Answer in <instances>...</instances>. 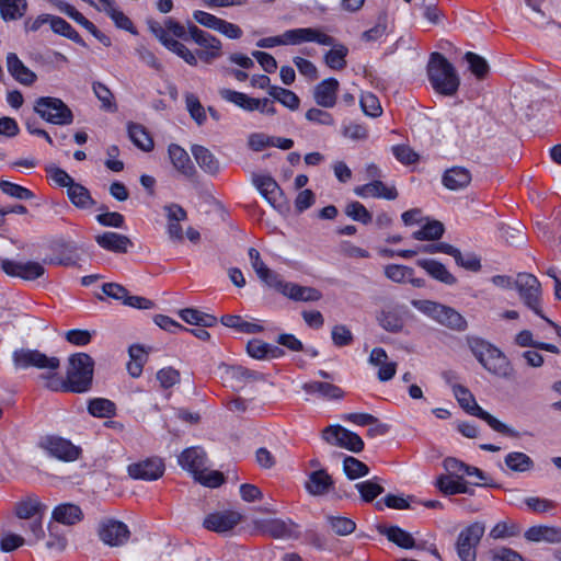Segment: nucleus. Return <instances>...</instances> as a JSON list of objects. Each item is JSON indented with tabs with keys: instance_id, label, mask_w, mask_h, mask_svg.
<instances>
[{
	"instance_id": "1",
	"label": "nucleus",
	"mask_w": 561,
	"mask_h": 561,
	"mask_svg": "<svg viewBox=\"0 0 561 561\" xmlns=\"http://www.w3.org/2000/svg\"><path fill=\"white\" fill-rule=\"evenodd\" d=\"M94 360L87 353H76L69 356L66 377L49 385V390L73 393H85L92 388Z\"/></svg>"
},
{
	"instance_id": "2",
	"label": "nucleus",
	"mask_w": 561,
	"mask_h": 561,
	"mask_svg": "<svg viewBox=\"0 0 561 561\" xmlns=\"http://www.w3.org/2000/svg\"><path fill=\"white\" fill-rule=\"evenodd\" d=\"M426 72L435 92L445 96H454L457 93L460 78L453 64L443 54L437 51L431 54Z\"/></svg>"
},
{
	"instance_id": "3",
	"label": "nucleus",
	"mask_w": 561,
	"mask_h": 561,
	"mask_svg": "<svg viewBox=\"0 0 561 561\" xmlns=\"http://www.w3.org/2000/svg\"><path fill=\"white\" fill-rule=\"evenodd\" d=\"M12 359L18 369L33 367L42 370L38 378L47 389H49V385L54 379H58L60 359L57 356H48L38 350L20 348L13 352Z\"/></svg>"
},
{
	"instance_id": "4",
	"label": "nucleus",
	"mask_w": 561,
	"mask_h": 561,
	"mask_svg": "<svg viewBox=\"0 0 561 561\" xmlns=\"http://www.w3.org/2000/svg\"><path fill=\"white\" fill-rule=\"evenodd\" d=\"M178 463L205 486L217 488L225 481L224 474L219 471L206 472L207 456L198 446L184 449L178 457Z\"/></svg>"
},
{
	"instance_id": "5",
	"label": "nucleus",
	"mask_w": 561,
	"mask_h": 561,
	"mask_svg": "<svg viewBox=\"0 0 561 561\" xmlns=\"http://www.w3.org/2000/svg\"><path fill=\"white\" fill-rule=\"evenodd\" d=\"M469 347L477 360L492 375L507 378L512 367L503 352L486 341L474 337L469 340Z\"/></svg>"
},
{
	"instance_id": "6",
	"label": "nucleus",
	"mask_w": 561,
	"mask_h": 561,
	"mask_svg": "<svg viewBox=\"0 0 561 561\" xmlns=\"http://www.w3.org/2000/svg\"><path fill=\"white\" fill-rule=\"evenodd\" d=\"M453 392L459 405L470 415L479 417L488 423V425L495 432L501 434L518 437L519 433L506 424L499 421L496 417L484 411L476 401L473 394L468 388L461 385H453Z\"/></svg>"
},
{
	"instance_id": "7",
	"label": "nucleus",
	"mask_w": 561,
	"mask_h": 561,
	"mask_svg": "<svg viewBox=\"0 0 561 561\" xmlns=\"http://www.w3.org/2000/svg\"><path fill=\"white\" fill-rule=\"evenodd\" d=\"M33 110L45 122L54 125L65 126L73 122L72 111L58 98L39 96L35 100Z\"/></svg>"
},
{
	"instance_id": "8",
	"label": "nucleus",
	"mask_w": 561,
	"mask_h": 561,
	"mask_svg": "<svg viewBox=\"0 0 561 561\" xmlns=\"http://www.w3.org/2000/svg\"><path fill=\"white\" fill-rule=\"evenodd\" d=\"M517 289L524 305L540 318H545L541 308V285L533 274L519 273L515 279Z\"/></svg>"
},
{
	"instance_id": "9",
	"label": "nucleus",
	"mask_w": 561,
	"mask_h": 561,
	"mask_svg": "<svg viewBox=\"0 0 561 561\" xmlns=\"http://www.w3.org/2000/svg\"><path fill=\"white\" fill-rule=\"evenodd\" d=\"M484 531V523L474 522L459 533L456 550L461 561H477V547Z\"/></svg>"
},
{
	"instance_id": "10",
	"label": "nucleus",
	"mask_w": 561,
	"mask_h": 561,
	"mask_svg": "<svg viewBox=\"0 0 561 561\" xmlns=\"http://www.w3.org/2000/svg\"><path fill=\"white\" fill-rule=\"evenodd\" d=\"M190 38L201 47L197 57L205 64H211L215 59L222 55V44L219 38L210 33L197 27L193 23H188Z\"/></svg>"
},
{
	"instance_id": "11",
	"label": "nucleus",
	"mask_w": 561,
	"mask_h": 561,
	"mask_svg": "<svg viewBox=\"0 0 561 561\" xmlns=\"http://www.w3.org/2000/svg\"><path fill=\"white\" fill-rule=\"evenodd\" d=\"M322 438L331 444L345 448L353 453L364 449V442L360 436L341 425H330L322 431Z\"/></svg>"
},
{
	"instance_id": "12",
	"label": "nucleus",
	"mask_w": 561,
	"mask_h": 561,
	"mask_svg": "<svg viewBox=\"0 0 561 561\" xmlns=\"http://www.w3.org/2000/svg\"><path fill=\"white\" fill-rule=\"evenodd\" d=\"M39 446L48 453L49 456L62 461H75L79 458L81 449L75 446L70 440L59 436L44 437Z\"/></svg>"
},
{
	"instance_id": "13",
	"label": "nucleus",
	"mask_w": 561,
	"mask_h": 561,
	"mask_svg": "<svg viewBox=\"0 0 561 561\" xmlns=\"http://www.w3.org/2000/svg\"><path fill=\"white\" fill-rule=\"evenodd\" d=\"M287 45H300L304 43H317L319 45H333V36L328 35L320 28L299 27L285 31Z\"/></svg>"
},
{
	"instance_id": "14",
	"label": "nucleus",
	"mask_w": 561,
	"mask_h": 561,
	"mask_svg": "<svg viewBox=\"0 0 561 561\" xmlns=\"http://www.w3.org/2000/svg\"><path fill=\"white\" fill-rule=\"evenodd\" d=\"M2 271L9 276L21 277L25 280H34L45 273L43 264L34 261L16 262L4 259L1 261Z\"/></svg>"
},
{
	"instance_id": "15",
	"label": "nucleus",
	"mask_w": 561,
	"mask_h": 561,
	"mask_svg": "<svg viewBox=\"0 0 561 561\" xmlns=\"http://www.w3.org/2000/svg\"><path fill=\"white\" fill-rule=\"evenodd\" d=\"M100 539L107 546L118 547L127 542L130 531L126 524L116 519H106L99 527Z\"/></svg>"
},
{
	"instance_id": "16",
	"label": "nucleus",
	"mask_w": 561,
	"mask_h": 561,
	"mask_svg": "<svg viewBox=\"0 0 561 561\" xmlns=\"http://www.w3.org/2000/svg\"><path fill=\"white\" fill-rule=\"evenodd\" d=\"M164 463L159 458H148L146 460L128 466V474L134 479L153 481L162 477Z\"/></svg>"
},
{
	"instance_id": "17",
	"label": "nucleus",
	"mask_w": 561,
	"mask_h": 561,
	"mask_svg": "<svg viewBox=\"0 0 561 561\" xmlns=\"http://www.w3.org/2000/svg\"><path fill=\"white\" fill-rule=\"evenodd\" d=\"M340 83L335 78L319 82L313 89V100L318 106L332 108L336 104Z\"/></svg>"
},
{
	"instance_id": "18",
	"label": "nucleus",
	"mask_w": 561,
	"mask_h": 561,
	"mask_svg": "<svg viewBox=\"0 0 561 561\" xmlns=\"http://www.w3.org/2000/svg\"><path fill=\"white\" fill-rule=\"evenodd\" d=\"M241 520V515L236 512L213 513L204 519V527L216 533H226L231 530Z\"/></svg>"
},
{
	"instance_id": "19",
	"label": "nucleus",
	"mask_w": 561,
	"mask_h": 561,
	"mask_svg": "<svg viewBox=\"0 0 561 561\" xmlns=\"http://www.w3.org/2000/svg\"><path fill=\"white\" fill-rule=\"evenodd\" d=\"M95 242L99 247L114 253H127L133 248V241L125 234L113 231H105L95 236Z\"/></svg>"
},
{
	"instance_id": "20",
	"label": "nucleus",
	"mask_w": 561,
	"mask_h": 561,
	"mask_svg": "<svg viewBox=\"0 0 561 561\" xmlns=\"http://www.w3.org/2000/svg\"><path fill=\"white\" fill-rule=\"evenodd\" d=\"M354 193L363 198L375 197L393 201L398 197V192L394 186H387L379 180L371 181L370 183L356 186Z\"/></svg>"
},
{
	"instance_id": "21",
	"label": "nucleus",
	"mask_w": 561,
	"mask_h": 561,
	"mask_svg": "<svg viewBox=\"0 0 561 561\" xmlns=\"http://www.w3.org/2000/svg\"><path fill=\"white\" fill-rule=\"evenodd\" d=\"M263 530L277 539H297L299 537L298 526L290 519L274 518L266 520L263 524Z\"/></svg>"
},
{
	"instance_id": "22",
	"label": "nucleus",
	"mask_w": 561,
	"mask_h": 561,
	"mask_svg": "<svg viewBox=\"0 0 561 561\" xmlns=\"http://www.w3.org/2000/svg\"><path fill=\"white\" fill-rule=\"evenodd\" d=\"M524 537L531 542L561 543V527L537 525L528 528Z\"/></svg>"
},
{
	"instance_id": "23",
	"label": "nucleus",
	"mask_w": 561,
	"mask_h": 561,
	"mask_svg": "<svg viewBox=\"0 0 561 561\" xmlns=\"http://www.w3.org/2000/svg\"><path fill=\"white\" fill-rule=\"evenodd\" d=\"M168 153L173 167L184 176L192 179L196 174V169L191 161L188 153L179 145L171 144Z\"/></svg>"
},
{
	"instance_id": "24",
	"label": "nucleus",
	"mask_w": 561,
	"mask_h": 561,
	"mask_svg": "<svg viewBox=\"0 0 561 561\" xmlns=\"http://www.w3.org/2000/svg\"><path fill=\"white\" fill-rule=\"evenodd\" d=\"M5 61L9 73L20 83L31 85L36 81V75L22 62L15 53H9Z\"/></svg>"
},
{
	"instance_id": "25",
	"label": "nucleus",
	"mask_w": 561,
	"mask_h": 561,
	"mask_svg": "<svg viewBox=\"0 0 561 561\" xmlns=\"http://www.w3.org/2000/svg\"><path fill=\"white\" fill-rule=\"evenodd\" d=\"M377 531L400 548L413 549L415 547L413 536L399 526L380 524L377 526Z\"/></svg>"
},
{
	"instance_id": "26",
	"label": "nucleus",
	"mask_w": 561,
	"mask_h": 561,
	"mask_svg": "<svg viewBox=\"0 0 561 561\" xmlns=\"http://www.w3.org/2000/svg\"><path fill=\"white\" fill-rule=\"evenodd\" d=\"M417 266L426 271V273L434 279L446 285H455L457 278L446 268V266L433 259H419Z\"/></svg>"
},
{
	"instance_id": "27",
	"label": "nucleus",
	"mask_w": 561,
	"mask_h": 561,
	"mask_svg": "<svg viewBox=\"0 0 561 561\" xmlns=\"http://www.w3.org/2000/svg\"><path fill=\"white\" fill-rule=\"evenodd\" d=\"M253 184L260 194L273 206L276 207L283 192L277 182L271 175H254Z\"/></svg>"
},
{
	"instance_id": "28",
	"label": "nucleus",
	"mask_w": 561,
	"mask_h": 561,
	"mask_svg": "<svg viewBox=\"0 0 561 561\" xmlns=\"http://www.w3.org/2000/svg\"><path fill=\"white\" fill-rule=\"evenodd\" d=\"M51 518L56 523L72 526L83 518V513L81 508L76 504L62 503L54 508Z\"/></svg>"
},
{
	"instance_id": "29",
	"label": "nucleus",
	"mask_w": 561,
	"mask_h": 561,
	"mask_svg": "<svg viewBox=\"0 0 561 561\" xmlns=\"http://www.w3.org/2000/svg\"><path fill=\"white\" fill-rule=\"evenodd\" d=\"M332 486L333 479L324 469L312 471L306 482L307 491L316 496L327 494Z\"/></svg>"
},
{
	"instance_id": "30",
	"label": "nucleus",
	"mask_w": 561,
	"mask_h": 561,
	"mask_svg": "<svg viewBox=\"0 0 561 561\" xmlns=\"http://www.w3.org/2000/svg\"><path fill=\"white\" fill-rule=\"evenodd\" d=\"M283 296L294 301H318L321 299L322 294L314 287L301 286L296 283L288 282Z\"/></svg>"
},
{
	"instance_id": "31",
	"label": "nucleus",
	"mask_w": 561,
	"mask_h": 561,
	"mask_svg": "<svg viewBox=\"0 0 561 561\" xmlns=\"http://www.w3.org/2000/svg\"><path fill=\"white\" fill-rule=\"evenodd\" d=\"M191 151L197 164L204 172L210 175L218 174L220 170L219 161L209 149L201 145H193Z\"/></svg>"
},
{
	"instance_id": "32",
	"label": "nucleus",
	"mask_w": 561,
	"mask_h": 561,
	"mask_svg": "<svg viewBox=\"0 0 561 561\" xmlns=\"http://www.w3.org/2000/svg\"><path fill=\"white\" fill-rule=\"evenodd\" d=\"M302 390L308 394H318L320 398L339 400L344 397V391L330 382L310 381L302 385Z\"/></svg>"
},
{
	"instance_id": "33",
	"label": "nucleus",
	"mask_w": 561,
	"mask_h": 561,
	"mask_svg": "<svg viewBox=\"0 0 561 561\" xmlns=\"http://www.w3.org/2000/svg\"><path fill=\"white\" fill-rule=\"evenodd\" d=\"M435 485L445 495L473 494V490L468 486V482L461 477L455 480L449 476L442 474L437 478Z\"/></svg>"
},
{
	"instance_id": "34",
	"label": "nucleus",
	"mask_w": 561,
	"mask_h": 561,
	"mask_svg": "<svg viewBox=\"0 0 561 561\" xmlns=\"http://www.w3.org/2000/svg\"><path fill=\"white\" fill-rule=\"evenodd\" d=\"M58 255L44 259L45 264L72 266L76 265L78 255L77 247L72 242H60L57 247Z\"/></svg>"
},
{
	"instance_id": "35",
	"label": "nucleus",
	"mask_w": 561,
	"mask_h": 561,
	"mask_svg": "<svg viewBox=\"0 0 561 561\" xmlns=\"http://www.w3.org/2000/svg\"><path fill=\"white\" fill-rule=\"evenodd\" d=\"M104 12L112 19L115 26L136 35L138 32L131 20L116 7L114 0H104L102 2Z\"/></svg>"
},
{
	"instance_id": "36",
	"label": "nucleus",
	"mask_w": 561,
	"mask_h": 561,
	"mask_svg": "<svg viewBox=\"0 0 561 561\" xmlns=\"http://www.w3.org/2000/svg\"><path fill=\"white\" fill-rule=\"evenodd\" d=\"M219 95L225 101L233 103L234 105L248 112H253L260 107V99L251 98L242 92L224 88L219 90Z\"/></svg>"
},
{
	"instance_id": "37",
	"label": "nucleus",
	"mask_w": 561,
	"mask_h": 561,
	"mask_svg": "<svg viewBox=\"0 0 561 561\" xmlns=\"http://www.w3.org/2000/svg\"><path fill=\"white\" fill-rule=\"evenodd\" d=\"M443 184L451 191H457L466 187L471 181L470 172L461 167H454L445 171L443 175Z\"/></svg>"
},
{
	"instance_id": "38",
	"label": "nucleus",
	"mask_w": 561,
	"mask_h": 561,
	"mask_svg": "<svg viewBox=\"0 0 561 561\" xmlns=\"http://www.w3.org/2000/svg\"><path fill=\"white\" fill-rule=\"evenodd\" d=\"M439 310V317H437L436 322L458 332L467 329V320L457 310L446 305H443Z\"/></svg>"
},
{
	"instance_id": "39",
	"label": "nucleus",
	"mask_w": 561,
	"mask_h": 561,
	"mask_svg": "<svg viewBox=\"0 0 561 561\" xmlns=\"http://www.w3.org/2000/svg\"><path fill=\"white\" fill-rule=\"evenodd\" d=\"M27 9V0H0V16L4 22L22 19Z\"/></svg>"
},
{
	"instance_id": "40",
	"label": "nucleus",
	"mask_w": 561,
	"mask_h": 561,
	"mask_svg": "<svg viewBox=\"0 0 561 561\" xmlns=\"http://www.w3.org/2000/svg\"><path fill=\"white\" fill-rule=\"evenodd\" d=\"M331 49L324 55L325 65L332 70H342L346 67V56L348 54V48L337 43L333 37V45H329Z\"/></svg>"
},
{
	"instance_id": "41",
	"label": "nucleus",
	"mask_w": 561,
	"mask_h": 561,
	"mask_svg": "<svg viewBox=\"0 0 561 561\" xmlns=\"http://www.w3.org/2000/svg\"><path fill=\"white\" fill-rule=\"evenodd\" d=\"M67 195L70 202L80 209H88L95 205L89 190L80 183L75 182L67 190Z\"/></svg>"
},
{
	"instance_id": "42",
	"label": "nucleus",
	"mask_w": 561,
	"mask_h": 561,
	"mask_svg": "<svg viewBox=\"0 0 561 561\" xmlns=\"http://www.w3.org/2000/svg\"><path fill=\"white\" fill-rule=\"evenodd\" d=\"M49 20V25L54 33L62 35L81 46H85L83 38L66 20L51 14Z\"/></svg>"
},
{
	"instance_id": "43",
	"label": "nucleus",
	"mask_w": 561,
	"mask_h": 561,
	"mask_svg": "<svg viewBox=\"0 0 561 561\" xmlns=\"http://www.w3.org/2000/svg\"><path fill=\"white\" fill-rule=\"evenodd\" d=\"M88 412L94 417L108 419L116 414V405L108 399L94 398L88 402Z\"/></svg>"
},
{
	"instance_id": "44",
	"label": "nucleus",
	"mask_w": 561,
	"mask_h": 561,
	"mask_svg": "<svg viewBox=\"0 0 561 561\" xmlns=\"http://www.w3.org/2000/svg\"><path fill=\"white\" fill-rule=\"evenodd\" d=\"M128 136L133 144L144 151H150L153 148V140L140 124H128Z\"/></svg>"
},
{
	"instance_id": "45",
	"label": "nucleus",
	"mask_w": 561,
	"mask_h": 561,
	"mask_svg": "<svg viewBox=\"0 0 561 561\" xmlns=\"http://www.w3.org/2000/svg\"><path fill=\"white\" fill-rule=\"evenodd\" d=\"M379 325L391 333H399L404 325L403 319L393 310H382L377 317Z\"/></svg>"
},
{
	"instance_id": "46",
	"label": "nucleus",
	"mask_w": 561,
	"mask_h": 561,
	"mask_svg": "<svg viewBox=\"0 0 561 561\" xmlns=\"http://www.w3.org/2000/svg\"><path fill=\"white\" fill-rule=\"evenodd\" d=\"M379 478L375 477L370 480L358 482L355 484L356 490L359 492L360 497L364 502H373L378 495H380L385 489L379 484Z\"/></svg>"
},
{
	"instance_id": "47",
	"label": "nucleus",
	"mask_w": 561,
	"mask_h": 561,
	"mask_svg": "<svg viewBox=\"0 0 561 561\" xmlns=\"http://www.w3.org/2000/svg\"><path fill=\"white\" fill-rule=\"evenodd\" d=\"M343 471L350 480H356L368 476L369 468L366 463L353 456H346L343 460Z\"/></svg>"
},
{
	"instance_id": "48",
	"label": "nucleus",
	"mask_w": 561,
	"mask_h": 561,
	"mask_svg": "<svg viewBox=\"0 0 561 561\" xmlns=\"http://www.w3.org/2000/svg\"><path fill=\"white\" fill-rule=\"evenodd\" d=\"M92 90L98 100L101 102V107L106 111L114 113L117 111V105L114 100L112 91L102 82H93Z\"/></svg>"
},
{
	"instance_id": "49",
	"label": "nucleus",
	"mask_w": 561,
	"mask_h": 561,
	"mask_svg": "<svg viewBox=\"0 0 561 561\" xmlns=\"http://www.w3.org/2000/svg\"><path fill=\"white\" fill-rule=\"evenodd\" d=\"M505 465L516 472H525L534 467L533 459L524 453L513 451L506 455Z\"/></svg>"
},
{
	"instance_id": "50",
	"label": "nucleus",
	"mask_w": 561,
	"mask_h": 561,
	"mask_svg": "<svg viewBox=\"0 0 561 561\" xmlns=\"http://www.w3.org/2000/svg\"><path fill=\"white\" fill-rule=\"evenodd\" d=\"M45 506L36 497H27L15 504V514L19 518L28 519L37 515Z\"/></svg>"
},
{
	"instance_id": "51",
	"label": "nucleus",
	"mask_w": 561,
	"mask_h": 561,
	"mask_svg": "<svg viewBox=\"0 0 561 561\" xmlns=\"http://www.w3.org/2000/svg\"><path fill=\"white\" fill-rule=\"evenodd\" d=\"M444 225L438 220L428 221L420 230L412 233L415 240H437L444 233Z\"/></svg>"
},
{
	"instance_id": "52",
	"label": "nucleus",
	"mask_w": 561,
	"mask_h": 561,
	"mask_svg": "<svg viewBox=\"0 0 561 561\" xmlns=\"http://www.w3.org/2000/svg\"><path fill=\"white\" fill-rule=\"evenodd\" d=\"M61 13L68 15L72 20H75L78 24L84 27L87 31L91 28L93 24L89 21L82 13H80L76 8L64 0H49Z\"/></svg>"
},
{
	"instance_id": "53",
	"label": "nucleus",
	"mask_w": 561,
	"mask_h": 561,
	"mask_svg": "<svg viewBox=\"0 0 561 561\" xmlns=\"http://www.w3.org/2000/svg\"><path fill=\"white\" fill-rule=\"evenodd\" d=\"M465 60L468 62L469 70L478 78L484 79L489 73L490 67L488 61L480 55L468 51L465 55Z\"/></svg>"
},
{
	"instance_id": "54",
	"label": "nucleus",
	"mask_w": 561,
	"mask_h": 561,
	"mask_svg": "<svg viewBox=\"0 0 561 561\" xmlns=\"http://www.w3.org/2000/svg\"><path fill=\"white\" fill-rule=\"evenodd\" d=\"M164 47L168 48L169 50H171L172 53L176 54L190 66H194V67L197 66V64H198L197 51L193 53L181 42L173 38L172 41L164 43Z\"/></svg>"
},
{
	"instance_id": "55",
	"label": "nucleus",
	"mask_w": 561,
	"mask_h": 561,
	"mask_svg": "<svg viewBox=\"0 0 561 561\" xmlns=\"http://www.w3.org/2000/svg\"><path fill=\"white\" fill-rule=\"evenodd\" d=\"M185 102L191 117L198 126H202L206 122V113L198 98L193 93H188L185 96Z\"/></svg>"
},
{
	"instance_id": "56",
	"label": "nucleus",
	"mask_w": 561,
	"mask_h": 561,
	"mask_svg": "<svg viewBox=\"0 0 561 561\" xmlns=\"http://www.w3.org/2000/svg\"><path fill=\"white\" fill-rule=\"evenodd\" d=\"M344 211L346 216L364 225H368L373 219V216L368 209L362 203L356 201L348 203Z\"/></svg>"
},
{
	"instance_id": "57",
	"label": "nucleus",
	"mask_w": 561,
	"mask_h": 561,
	"mask_svg": "<svg viewBox=\"0 0 561 561\" xmlns=\"http://www.w3.org/2000/svg\"><path fill=\"white\" fill-rule=\"evenodd\" d=\"M257 277L270 288L275 289L279 294L283 295L285 287L288 282H285L282 276L272 271L268 267H265L262 272L257 274Z\"/></svg>"
},
{
	"instance_id": "58",
	"label": "nucleus",
	"mask_w": 561,
	"mask_h": 561,
	"mask_svg": "<svg viewBox=\"0 0 561 561\" xmlns=\"http://www.w3.org/2000/svg\"><path fill=\"white\" fill-rule=\"evenodd\" d=\"M328 523L332 530L339 536H347L356 528L354 520L343 516H328Z\"/></svg>"
},
{
	"instance_id": "59",
	"label": "nucleus",
	"mask_w": 561,
	"mask_h": 561,
	"mask_svg": "<svg viewBox=\"0 0 561 561\" xmlns=\"http://www.w3.org/2000/svg\"><path fill=\"white\" fill-rule=\"evenodd\" d=\"M385 275L394 283H405L414 275V271L405 265L389 264L385 267Z\"/></svg>"
},
{
	"instance_id": "60",
	"label": "nucleus",
	"mask_w": 561,
	"mask_h": 561,
	"mask_svg": "<svg viewBox=\"0 0 561 561\" xmlns=\"http://www.w3.org/2000/svg\"><path fill=\"white\" fill-rule=\"evenodd\" d=\"M0 188L4 194L16 199L27 201L34 197L33 192L28 188L9 181H1Z\"/></svg>"
},
{
	"instance_id": "61",
	"label": "nucleus",
	"mask_w": 561,
	"mask_h": 561,
	"mask_svg": "<svg viewBox=\"0 0 561 561\" xmlns=\"http://www.w3.org/2000/svg\"><path fill=\"white\" fill-rule=\"evenodd\" d=\"M359 102L363 112L368 116L377 117L382 112L378 98L373 93H363Z\"/></svg>"
},
{
	"instance_id": "62",
	"label": "nucleus",
	"mask_w": 561,
	"mask_h": 561,
	"mask_svg": "<svg viewBox=\"0 0 561 561\" xmlns=\"http://www.w3.org/2000/svg\"><path fill=\"white\" fill-rule=\"evenodd\" d=\"M520 527L517 524L508 525L506 522H499L490 531V537L493 539H502L507 537L517 536Z\"/></svg>"
},
{
	"instance_id": "63",
	"label": "nucleus",
	"mask_w": 561,
	"mask_h": 561,
	"mask_svg": "<svg viewBox=\"0 0 561 561\" xmlns=\"http://www.w3.org/2000/svg\"><path fill=\"white\" fill-rule=\"evenodd\" d=\"M305 116L307 121L318 125L333 126L335 124L332 114L319 107H311Z\"/></svg>"
},
{
	"instance_id": "64",
	"label": "nucleus",
	"mask_w": 561,
	"mask_h": 561,
	"mask_svg": "<svg viewBox=\"0 0 561 561\" xmlns=\"http://www.w3.org/2000/svg\"><path fill=\"white\" fill-rule=\"evenodd\" d=\"M492 561H524L520 553L508 547H499L490 551Z\"/></svg>"
}]
</instances>
